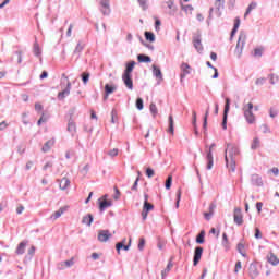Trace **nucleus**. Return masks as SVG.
<instances>
[{
    "label": "nucleus",
    "mask_w": 279,
    "mask_h": 279,
    "mask_svg": "<svg viewBox=\"0 0 279 279\" xmlns=\"http://www.w3.org/2000/svg\"><path fill=\"white\" fill-rule=\"evenodd\" d=\"M270 84H278L279 76L277 74H270L269 75Z\"/></svg>",
    "instance_id": "nucleus-51"
},
{
    "label": "nucleus",
    "mask_w": 279,
    "mask_h": 279,
    "mask_svg": "<svg viewBox=\"0 0 279 279\" xmlns=\"http://www.w3.org/2000/svg\"><path fill=\"white\" fill-rule=\"evenodd\" d=\"M66 209L64 207H61L59 210H57L52 216L51 219H60V217H62V215H64V211Z\"/></svg>",
    "instance_id": "nucleus-33"
},
{
    "label": "nucleus",
    "mask_w": 279,
    "mask_h": 279,
    "mask_svg": "<svg viewBox=\"0 0 279 279\" xmlns=\"http://www.w3.org/2000/svg\"><path fill=\"white\" fill-rule=\"evenodd\" d=\"M141 181V177H137L134 184L131 187V191H138V182Z\"/></svg>",
    "instance_id": "nucleus-57"
},
{
    "label": "nucleus",
    "mask_w": 279,
    "mask_h": 279,
    "mask_svg": "<svg viewBox=\"0 0 279 279\" xmlns=\"http://www.w3.org/2000/svg\"><path fill=\"white\" fill-rule=\"evenodd\" d=\"M98 204H99L100 213H104L106 208H110V206H112V201H107V199L101 201V198H99Z\"/></svg>",
    "instance_id": "nucleus-17"
},
{
    "label": "nucleus",
    "mask_w": 279,
    "mask_h": 279,
    "mask_svg": "<svg viewBox=\"0 0 279 279\" xmlns=\"http://www.w3.org/2000/svg\"><path fill=\"white\" fill-rule=\"evenodd\" d=\"M213 147H215V144H211L209 146V149L206 150V160H207L206 169H207V171H210L215 165V158L213 157Z\"/></svg>",
    "instance_id": "nucleus-3"
},
{
    "label": "nucleus",
    "mask_w": 279,
    "mask_h": 279,
    "mask_svg": "<svg viewBox=\"0 0 279 279\" xmlns=\"http://www.w3.org/2000/svg\"><path fill=\"white\" fill-rule=\"evenodd\" d=\"M144 36L146 38V40H148V43H156V35H154V33L151 32H145Z\"/></svg>",
    "instance_id": "nucleus-31"
},
{
    "label": "nucleus",
    "mask_w": 279,
    "mask_h": 279,
    "mask_svg": "<svg viewBox=\"0 0 279 279\" xmlns=\"http://www.w3.org/2000/svg\"><path fill=\"white\" fill-rule=\"evenodd\" d=\"M186 75H191V65H189V63H182L181 64V82H184V78L186 77Z\"/></svg>",
    "instance_id": "nucleus-14"
},
{
    "label": "nucleus",
    "mask_w": 279,
    "mask_h": 279,
    "mask_svg": "<svg viewBox=\"0 0 279 279\" xmlns=\"http://www.w3.org/2000/svg\"><path fill=\"white\" fill-rule=\"evenodd\" d=\"M202 254H204V248L202 246H196L194 250L193 265L197 267L199 260H202Z\"/></svg>",
    "instance_id": "nucleus-7"
},
{
    "label": "nucleus",
    "mask_w": 279,
    "mask_h": 279,
    "mask_svg": "<svg viewBox=\"0 0 279 279\" xmlns=\"http://www.w3.org/2000/svg\"><path fill=\"white\" fill-rule=\"evenodd\" d=\"M236 250H238L239 254H241V256H243L244 258L247 257V254H245V252H243V250H245V245L243 243H239L236 246Z\"/></svg>",
    "instance_id": "nucleus-38"
},
{
    "label": "nucleus",
    "mask_w": 279,
    "mask_h": 279,
    "mask_svg": "<svg viewBox=\"0 0 279 279\" xmlns=\"http://www.w3.org/2000/svg\"><path fill=\"white\" fill-rule=\"evenodd\" d=\"M222 245L226 251L230 250V242H228V234H222Z\"/></svg>",
    "instance_id": "nucleus-35"
},
{
    "label": "nucleus",
    "mask_w": 279,
    "mask_h": 279,
    "mask_svg": "<svg viewBox=\"0 0 279 279\" xmlns=\"http://www.w3.org/2000/svg\"><path fill=\"white\" fill-rule=\"evenodd\" d=\"M259 274H260V272L258 271V264H256V263L250 264V267H248V276H250L252 279H256V278H258Z\"/></svg>",
    "instance_id": "nucleus-11"
},
{
    "label": "nucleus",
    "mask_w": 279,
    "mask_h": 279,
    "mask_svg": "<svg viewBox=\"0 0 279 279\" xmlns=\"http://www.w3.org/2000/svg\"><path fill=\"white\" fill-rule=\"evenodd\" d=\"M240 25H241V19L236 17L235 21H234V26L231 31V38L234 37V34H236V32H239Z\"/></svg>",
    "instance_id": "nucleus-30"
},
{
    "label": "nucleus",
    "mask_w": 279,
    "mask_h": 279,
    "mask_svg": "<svg viewBox=\"0 0 279 279\" xmlns=\"http://www.w3.org/2000/svg\"><path fill=\"white\" fill-rule=\"evenodd\" d=\"M259 147H260V140L258 137H255L251 145V149H258Z\"/></svg>",
    "instance_id": "nucleus-41"
},
{
    "label": "nucleus",
    "mask_w": 279,
    "mask_h": 279,
    "mask_svg": "<svg viewBox=\"0 0 279 279\" xmlns=\"http://www.w3.org/2000/svg\"><path fill=\"white\" fill-rule=\"evenodd\" d=\"M73 265H75V257H72L64 262H60L59 264H57V269H59V271H64V269H69L73 267Z\"/></svg>",
    "instance_id": "nucleus-5"
},
{
    "label": "nucleus",
    "mask_w": 279,
    "mask_h": 279,
    "mask_svg": "<svg viewBox=\"0 0 279 279\" xmlns=\"http://www.w3.org/2000/svg\"><path fill=\"white\" fill-rule=\"evenodd\" d=\"M130 245H132V240L130 239L129 244L125 245V239L122 242H118L116 244V250L118 254H121V250H124V252H128L130 250Z\"/></svg>",
    "instance_id": "nucleus-15"
},
{
    "label": "nucleus",
    "mask_w": 279,
    "mask_h": 279,
    "mask_svg": "<svg viewBox=\"0 0 279 279\" xmlns=\"http://www.w3.org/2000/svg\"><path fill=\"white\" fill-rule=\"evenodd\" d=\"M149 110H150L153 117H156V114H158V107H156V104L151 102L149 106Z\"/></svg>",
    "instance_id": "nucleus-47"
},
{
    "label": "nucleus",
    "mask_w": 279,
    "mask_h": 279,
    "mask_svg": "<svg viewBox=\"0 0 279 279\" xmlns=\"http://www.w3.org/2000/svg\"><path fill=\"white\" fill-rule=\"evenodd\" d=\"M69 76H66V74H62L61 76V86H64V84H69Z\"/></svg>",
    "instance_id": "nucleus-60"
},
{
    "label": "nucleus",
    "mask_w": 279,
    "mask_h": 279,
    "mask_svg": "<svg viewBox=\"0 0 279 279\" xmlns=\"http://www.w3.org/2000/svg\"><path fill=\"white\" fill-rule=\"evenodd\" d=\"M239 147L234 146V144H227V148L225 150L226 167L232 173L236 171V156H239Z\"/></svg>",
    "instance_id": "nucleus-1"
},
{
    "label": "nucleus",
    "mask_w": 279,
    "mask_h": 279,
    "mask_svg": "<svg viewBox=\"0 0 279 279\" xmlns=\"http://www.w3.org/2000/svg\"><path fill=\"white\" fill-rule=\"evenodd\" d=\"M138 1V4H140V8H142V10H147V8H149L147 5V0H137Z\"/></svg>",
    "instance_id": "nucleus-54"
},
{
    "label": "nucleus",
    "mask_w": 279,
    "mask_h": 279,
    "mask_svg": "<svg viewBox=\"0 0 279 279\" xmlns=\"http://www.w3.org/2000/svg\"><path fill=\"white\" fill-rule=\"evenodd\" d=\"M264 51H265V47L263 46L255 48L253 52L254 58H263Z\"/></svg>",
    "instance_id": "nucleus-29"
},
{
    "label": "nucleus",
    "mask_w": 279,
    "mask_h": 279,
    "mask_svg": "<svg viewBox=\"0 0 279 279\" xmlns=\"http://www.w3.org/2000/svg\"><path fill=\"white\" fill-rule=\"evenodd\" d=\"M114 90H117V86L110 85V84L105 85V93L107 95H112V93H114Z\"/></svg>",
    "instance_id": "nucleus-32"
},
{
    "label": "nucleus",
    "mask_w": 279,
    "mask_h": 279,
    "mask_svg": "<svg viewBox=\"0 0 279 279\" xmlns=\"http://www.w3.org/2000/svg\"><path fill=\"white\" fill-rule=\"evenodd\" d=\"M193 125L195 128V135L198 136L199 135V131H197V128H196V123H197V112L193 111Z\"/></svg>",
    "instance_id": "nucleus-42"
},
{
    "label": "nucleus",
    "mask_w": 279,
    "mask_h": 279,
    "mask_svg": "<svg viewBox=\"0 0 279 279\" xmlns=\"http://www.w3.org/2000/svg\"><path fill=\"white\" fill-rule=\"evenodd\" d=\"M258 3L256 2H251L244 13V19H247V16H250V14L252 13V10H256Z\"/></svg>",
    "instance_id": "nucleus-28"
},
{
    "label": "nucleus",
    "mask_w": 279,
    "mask_h": 279,
    "mask_svg": "<svg viewBox=\"0 0 279 279\" xmlns=\"http://www.w3.org/2000/svg\"><path fill=\"white\" fill-rule=\"evenodd\" d=\"M226 4V0H216L215 8L216 10H223V5Z\"/></svg>",
    "instance_id": "nucleus-40"
},
{
    "label": "nucleus",
    "mask_w": 279,
    "mask_h": 279,
    "mask_svg": "<svg viewBox=\"0 0 279 279\" xmlns=\"http://www.w3.org/2000/svg\"><path fill=\"white\" fill-rule=\"evenodd\" d=\"M180 199H182V189H179L178 192H177L175 208H180Z\"/></svg>",
    "instance_id": "nucleus-45"
},
{
    "label": "nucleus",
    "mask_w": 279,
    "mask_h": 279,
    "mask_svg": "<svg viewBox=\"0 0 279 279\" xmlns=\"http://www.w3.org/2000/svg\"><path fill=\"white\" fill-rule=\"evenodd\" d=\"M153 208H154V205H151V203L144 201L143 210H146V213H149Z\"/></svg>",
    "instance_id": "nucleus-46"
},
{
    "label": "nucleus",
    "mask_w": 279,
    "mask_h": 279,
    "mask_svg": "<svg viewBox=\"0 0 279 279\" xmlns=\"http://www.w3.org/2000/svg\"><path fill=\"white\" fill-rule=\"evenodd\" d=\"M108 156H110V158H116V156H119V149L118 148H113L111 150H109Z\"/></svg>",
    "instance_id": "nucleus-52"
},
{
    "label": "nucleus",
    "mask_w": 279,
    "mask_h": 279,
    "mask_svg": "<svg viewBox=\"0 0 279 279\" xmlns=\"http://www.w3.org/2000/svg\"><path fill=\"white\" fill-rule=\"evenodd\" d=\"M171 269H173V257L170 258L166 269L161 271V278L165 279L166 276H169Z\"/></svg>",
    "instance_id": "nucleus-23"
},
{
    "label": "nucleus",
    "mask_w": 279,
    "mask_h": 279,
    "mask_svg": "<svg viewBox=\"0 0 279 279\" xmlns=\"http://www.w3.org/2000/svg\"><path fill=\"white\" fill-rule=\"evenodd\" d=\"M245 40H247V35L240 33L236 47L243 49L245 47Z\"/></svg>",
    "instance_id": "nucleus-19"
},
{
    "label": "nucleus",
    "mask_w": 279,
    "mask_h": 279,
    "mask_svg": "<svg viewBox=\"0 0 279 279\" xmlns=\"http://www.w3.org/2000/svg\"><path fill=\"white\" fill-rule=\"evenodd\" d=\"M137 247H138L140 252H143V250H145V239L144 238L140 239V243H138Z\"/></svg>",
    "instance_id": "nucleus-55"
},
{
    "label": "nucleus",
    "mask_w": 279,
    "mask_h": 279,
    "mask_svg": "<svg viewBox=\"0 0 279 279\" xmlns=\"http://www.w3.org/2000/svg\"><path fill=\"white\" fill-rule=\"evenodd\" d=\"M241 268H242L241 260H238L235 263L234 274H239V271H241Z\"/></svg>",
    "instance_id": "nucleus-62"
},
{
    "label": "nucleus",
    "mask_w": 279,
    "mask_h": 279,
    "mask_svg": "<svg viewBox=\"0 0 279 279\" xmlns=\"http://www.w3.org/2000/svg\"><path fill=\"white\" fill-rule=\"evenodd\" d=\"M111 123H117V109L111 111Z\"/></svg>",
    "instance_id": "nucleus-61"
},
{
    "label": "nucleus",
    "mask_w": 279,
    "mask_h": 279,
    "mask_svg": "<svg viewBox=\"0 0 279 279\" xmlns=\"http://www.w3.org/2000/svg\"><path fill=\"white\" fill-rule=\"evenodd\" d=\"M134 66H136V61H130L129 63H126V68L124 70L123 75H132Z\"/></svg>",
    "instance_id": "nucleus-22"
},
{
    "label": "nucleus",
    "mask_w": 279,
    "mask_h": 279,
    "mask_svg": "<svg viewBox=\"0 0 279 279\" xmlns=\"http://www.w3.org/2000/svg\"><path fill=\"white\" fill-rule=\"evenodd\" d=\"M171 184H173V177L169 175L165 183V187L167 189V191H169V189H171Z\"/></svg>",
    "instance_id": "nucleus-44"
},
{
    "label": "nucleus",
    "mask_w": 279,
    "mask_h": 279,
    "mask_svg": "<svg viewBox=\"0 0 279 279\" xmlns=\"http://www.w3.org/2000/svg\"><path fill=\"white\" fill-rule=\"evenodd\" d=\"M234 56L241 58L243 56V48L235 47Z\"/></svg>",
    "instance_id": "nucleus-58"
},
{
    "label": "nucleus",
    "mask_w": 279,
    "mask_h": 279,
    "mask_svg": "<svg viewBox=\"0 0 279 279\" xmlns=\"http://www.w3.org/2000/svg\"><path fill=\"white\" fill-rule=\"evenodd\" d=\"M137 60H138V62H147V63H149V62H151V57L146 56V54H138L137 56Z\"/></svg>",
    "instance_id": "nucleus-34"
},
{
    "label": "nucleus",
    "mask_w": 279,
    "mask_h": 279,
    "mask_svg": "<svg viewBox=\"0 0 279 279\" xmlns=\"http://www.w3.org/2000/svg\"><path fill=\"white\" fill-rule=\"evenodd\" d=\"M168 121H169L168 133H169V134H173V133H174L173 116H169Z\"/></svg>",
    "instance_id": "nucleus-36"
},
{
    "label": "nucleus",
    "mask_w": 279,
    "mask_h": 279,
    "mask_svg": "<svg viewBox=\"0 0 279 279\" xmlns=\"http://www.w3.org/2000/svg\"><path fill=\"white\" fill-rule=\"evenodd\" d=\"M251 183L253 186H263V178H260L258 174H253L251 177Z\"/></svg>",
    "instance_id": "nucleus-18"
},
{
    "label": "nucleus",
    "mask_w": 279,
    "mask_h": 279,
    "mask_svg": "<svg viewBox=\"0 0 279 279\" xmlns=\"http://www.w3.org/2000/svg\"><path fill=\"white\" fill-rule=\"evenodd\" d=\"M100 12L104 16H110V0H99Z\"/></svg>",
    "instance_id": "nucleus-6"
},
{
    "label": "nucleus",
    "mask_w": 279,
    "mask_h": 279,
    "mask_svg": "<svg viewBox=\"0 0 279 279\" xmlns=\"http://www.w3.org/2000/svg\"><path fill=\"white\" fill-rule=\"evenodd\" d=\"M182 10L183 12H185V14H193V5H190V4L182 5Z\"/></svg>",
    "instance_id": "nucleus-43"
},
{
    "label": "nucleus",
    "mask_w": 279,
    "mask_h": 279,
    "mask_svg": "<svg viewBox=\"0 0 279 279\" xmlns=\"http://www.w3.org/2000/svg\"><path fill=\"white\" fill-rule=\"evenodd\" d=\"M82 51H84V45L78 43L74 49V53H82Z\"/></svg>",
    "instance_id": "nucleus-56"
},
{
    "label": "nucleus",
    "mask_w": 279,
    "mask_h": 279,
    "mask_svg": "<svg viewBox=\"0 0 279 279\" xmlns=\"http://www.w3.org/2000/svg\"><path fill=\"white\" fill-rule=\"evenodd\" d=\"M269 114H270L271 119H276V117H278V109L270 108Z\"/></svg>",
    "instance_id": "nucleus-59"
},
{
    "label": "nucleus",
    "mask_w": 279,
    "mask_h": 279,
    "mask_svg": "<svg viewBox=\"0 0 279 279\" xmlns=\"http://www.w3.org/2000/svg\"><path fill=\"white\" fill-rule=\"evenodd\" d=\"M136 108H137V110H143V108H144L143 98L136 99Z\"/></svg>",
    "instance_id": "nucleus-53"
},
{
    "label": "nucleus",
    "mask_w": 279,
    "mask_h": 279,
    "mask_svg": "<svg viewBox=\"0 0 279 279\" xmlns=\"http://www.w3.org/2000/svg\"><path fill=\"white\" fill-rule=\"evenodd\" d=\"M192 43L198 53L204 51V46L202 45V35H194Z\"/></svg>",
    "instance_id": "nucleus-8"
},
{
    "label": "nucleus",
    "mask_w": 279,
    "mask_h": 279,
    "mask_svg": "<svg viewBox=\"0 0 279 279\" xmlns=\"http://www.w3.org/2000/svg\"><path fill=\"white\" fill-rule=\"evenodd\" d=\"M153 75L156 77V80H159V82H162V71L160 68H158L156 64L153 65Z\"/></svg>",
    "instance_id": "nucleus-20"
},
{
    "label": "nucleus",
    "mask_w": 279,
    "mask_h": 279,
    "mask_svg": "<svg viewBox=\"0 0 279 279\" xmlns=\"http://www.w3.org/2000/svg\"><path fill=\"white\" fill-rule=\"evenodd\" d=\"M71 181L66 178L61 179L59 183V187L61 189V191H66V189H69Z\"/></svg>",
    "instance_id": "nucleus-26"
},
{
    "label": "nucleus",
    "mask_w": 279,
    "mask_h": 279,
    "mask_svg": "<svg viewBox=\"0 0 279 279\" xmlns=\"http://www.w3.org/2000/svg\"><path fill=\"white\" fill-rule=\"evenodd\" d=\"M53 145H56V140L54 138H51L49 141H47L43 148H41V151H44V154H47V151H49L51 149V147H53Z\"/></svg>",
    "instance_id": "nucleus-21"
},
{
    "label": "nucleus",
    "mask_w": 279,
    "mask_h": 279,
    "mask_svg": "<svg viewBox=\"0 0 279 279\" xmlns=\"http://www.w3.org/2000/svg\"><path fill=\"white\" fill-rule=\"evenodd\" d=\"M76 130H77V126L75 125V122L68 123V132H70L73 135L75 134Z\"/></svg>",
    "instance_id": "nucleus-39"
},
{
    "label": "nucleus",
    "mask_w": 279,
    "mask_h": 279,
    "mask_svg": "<svg viewBox=\"0 0 279 279\" xmlns=\"http://www.w3.org/2000/svg\"><path fill=\"white\" fill-rule=\"evenodd\" d=\"M209 113H210V110L207 109L206 112H205L204 122H203L204 130H206V128L208 126V114Z\"/></svg>",
    "instance_id": "nucleus-49"
},
{
    "label": "nucleus",
    "mask_w": 279,
    "mask_h": 279,
    "mask_svg": "<svg viewBox=\"0 0 279 279\" xmlns=\"http://www.w3.org/2000/svg\"><path fill=\"white\" fill-rule=\"evenodd\" d=\"M206 235V232L201 231V234L196 236V243L202 244L204 243V236Z\"/></svg>",
    "instance_id": "nucleus-50"
},
{
    "label": "nucleus",
    "mask_w": 279,
    "mask_h": 279,
    "mask_svg": "<svg viewBox=\"0 0 279 279\" xmlns=\"http://www.w3.org/2000/svg\"><path fill=\"white\" fill-rule=\"evenodd\" d=\"M40 46L38 45V43L34 44V56H36L37 58L40 57Z\"/></svg>",
    "instance_id": "nucleus-48"
},
{
    "label": "nucleus",
    "mask_w": 279,
    "mask_h": 279,
    "mask_svg": "<svg viewBox=\"0 0 279 279\" xmlns=\"http://www.w3.org/2000/svg\"><path fill=\"white\" fill-rule=\"evenodd\" d=\"M93 221H94V217H93L92 214H87V215L84 216L83 219H82V223H84L85 226H88V227L92 226Z\"/></svg>",
    "instance_id": "nucleus-27"
},
{
    "label": "nucleus",
    "mask_w": 279,
    "mask_h": 279,
    "mask_svg": "<svg viewBox=\"0 0 279 279\" xmlns=\"http://www.w3.org/2000/svg\"><path fill=\"white\" fill-rule=\"evenodd\" d=\"M267 260L268 263H270V265H279V259L278 256H276V254H274L272 252H270L267 256Z\"/></svg>",
    "instance_id": "nucleus-24"
},
{
    "label": "nucleus",
    "mask_w": 279,
    "mask_h": 279,
    "mask_svg": "<svg viewBox=\"0 0 279 279\" xmlns=\"http://www.w3.org/2000/svg\"><path fill=\"white\" fill-rule=\"evenodd\" d=\"M228 112H230V98H226L225 111L222 118V130H228Z\"/></svg>",
    "instance_id": "nucleus-4"
},
{
    "label": "nucleus",
    "mask_w": 279,
    "mask_h": 279,
    "mask_svg": "<svg viewBox=\"0 0 279 279\" xmlns=\"http://www.w3.org/2000/svg\"><path fill=\"white\" fill-rule=\"evenodd\" d=\"M89 169H90V166H89V165H85V166L83 167V169L81 170V173H82L83 175H86V173H88Z\"/></svg>",
    "instance_id": "nucleus-64"
},
{
    "label": "nucleus",
    "mask_w": 279,
    "mask_h": 279,
    "mask_svg": "<svg viewBox=\"0 0 279 279\" xmlns=\"http://www.w3.org/2000/svg\"><path fill=\"white\" fill-rule=\"evenodd\" d=\"M167 5V8L170 10L168 14L170 16H175V13L178 12V7H175V2L173 0H165L163 7Z\"/></svg>",
    "instance_id": "nucleus-10"
},
{
    "label": "nucleus",
    "mask_w": 279,
    "mask_h": 279,
    "mask_svg": "<svg viewBox=\"0 0 279 279\" xmlns=\"http://www.w3.org/2000/svg\"><path fill=\"white\" fill-rule=\"evenodd\" d=\"M154 174H155L154 169H151V168L146 169L147 178H154Z\"/></svg>",
    "instance_id": "nucleus-63"
},
{
    "label": "nucleus",
    "mask_w": 279,
    "mask_h": 279,
    "mask_svg": "<svg viewBox=\"0 0 279 279\" xmlns=\"http://www.w3.org/2000/svg\"><path fill=\"white\" fill-rule=\"evenodd\" d=\"M27 247V241H22L19 245H17V248H16V254L17 255H23L25 254V248Z\"/></svg>",
    "instance_id": "nucleus-25"
},
{
    "label": "nucleus",
    "mask_w": 279,
    "mask_h": 279,
    "mask_svg": "<svg viewBox=\"0 0 279 279\" xmlns=\"http://www.w3.org/2000/svg\"><path fill=\"white\" fill-rule=\"evenodd\" d=\"M110 236H112V234H110V231L101 230L98 233V241H100V243H106V241H108V239H110Z\"/></svg>",
    "instance_id": "nucleus-16"
},
{
    "label": "nucleus",
    "mask_w": 279,
    "mask_h": 279,
    "mask_svg": "<svg viewBox=\"0 0 279 279\" xmlns=\"http://www.w3.org/2000/svg\"><path fill=\"white\" fill-rule=\"evenodd\" d=\"M81 77H82V82L84 85L88 84V81L90 80V73L88 72H83L81 74Z\"/></svg>",
    "instance_id": "nucleus-37"
},
{
    "label": "nucleus",
    "mask_w": 279,
    "mask_h": 279,
    "mask_svg": "<svg viewBox=\"0 0 279 279\" xmlns=\"http://www.w3.org/2000/svg\"><path fill=\"white\" fill-rule=\"evenodd\" d=\"M233 221L234 223H236V226H243V213L241 210V207H236L234 209Z\"/></svg>",
    "instance_id": "nucleus-9"
},
{
    "label": "nucleus",
    "mask_w": 279,
    "mask_h": 279,
    "mask_svg": "<svg viewBox=\"0 0 279 279\" xmlns=\"http://www.w3.org/2000/svg\"><path fill=\"white\" fill-rule=\"evenodd\" d=\"M69 95H71V82H68L66 87L62 92H59L58 94L59 101L66 99Z\"/></svg>",
    "instance_id": "nucleus-12"
},
{
    "label": "nucleus",
    "mask_w": 279,
    "mask_h": 279,
    "mask_svg": "<svg viewBox=\"0 0 279 279\" xmlns=\"http://www.w3.org/2000/svg\"><path fill=\"white\" fill-rule=\"evenodd\" d=\"M252 110L258 111V106L254 107V104L252 102H248L243 106L244 118L246 122L250 123L251 125L253 123H256V117L254 116V112H252Z\"/></svg>",
    "instance_id": "nucleus-2"
},
{
    "label": "nucleus",
    "mask_w": 279,
    "mask_h": 279,
    "mask_svg": "<svg viewBox=\"0 0 279 279\" xmlns=\"http://www.w3.org/2000/svg\"><path fill=\"white\" fill-rule=\"evenodd\" d=\"M122 81L129 90H134V82L132 81V75L122 74Z\"/></svg>",
    "instance_id": "nucleus-13"
}]
</instances>
